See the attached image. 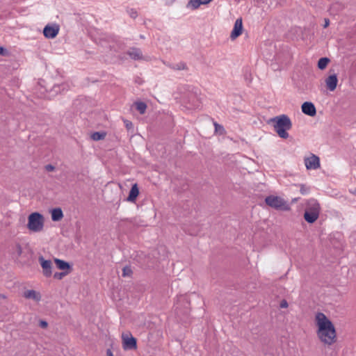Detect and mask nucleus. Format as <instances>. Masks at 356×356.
Returning a JSON list of instances; mask_svg holds the SVG:
<instances>
[{
	"label": "nucleus",
	"instance_id": "1",
	"mask_svg": "<svg viewBox=\"0 0 356 356\" xmlns=\"http://www.w3.org/2000/svg\"><path fill=\"white\" fill-rule=\"evenodd\" d=\"M315 323L317 327L316 334L319 340L325 345H332L337 341V333L332 321L321 312L315 316Z\"/></svg>",
	"mask_w": 356,
	"mask_h": 356
},
{
	"label": "nucleus",
	"instance_id": "2",
	"mask_svg": "<svg viewBox=\"0 0 356 356\" xmlns=\"http://www.w3.org/2000/svg\"><path fill=\"white\" fill-rule=\"evenodd\" d=\"M274 123V129L277 135L282 138H287L289 137L288 130L292 127V122L290 118L286 115H281L271 119Z\"/></svg>",
	"mask_w": 356,
	"mask_h": 356
},
{
	"label": "nucleus",
	"instance_id": "3",
	"mask_svg": "<svg viewBox=\"0 0 356 356\" xmlns=\"http://www.w3.org/2000/svg\"><path fill=\"white\" fill-rule=\"evenodd\" d=\"M321 211L320 204L314 198L307 200L304 218L308 223H314L319 217Z\"/></svg>",
	"mask_w": 356,
	"mask_h": 356
},
{
	"label": "nucleus",
	"instance_id": "4",
	"mask_svg": "<svg viewBox=\"0 0 356 356\" xmlns=\"http://www.w3.org/2000/svg\"><path fill=\"white\" fill-rule=\"evenodd\" d=\"M26 226L31 232L38 233L42 232L44 226V216L38 212L32 213L28 217Z\"/></svg>",
	"mask_w": 356,
	"mask_h": 356
},
{
	"label": "nucleus",
	"instance_id": "5",
	"mask_svg": "<svg viewBox=\"0 0 356 356\" xmlns=\"http://www.w3.org/2000/svg\"><path fill=\"white\" fill-rule=\"evenodd\" d=\"M267 205L277 210L288 211L290 207L287 202L282 197L275 195H269L266 197Z\"/></svg>",
	"mask_w": 356,
	"mask_h": 356
},
{
	"label": "nucleus",
	"instance_id": "6",
	"mask_svg": "<svg viewBox=\"0 0 356 356\" xmlns=\"http://www.w3.org/2000/svg\"><path fill=\"white\" fill-rule=\"evenodd\" d=\"M123 348L125 350H135L137 348L136 339L129 332L122 334Z\"/></svg>",
	"mask_w": 356,
	"mask_h": 356
},
{
	"label": "nucleus",
	"instance_id": "7",
	"mask_svg": "<svg viewBox=\"0 0 356 356\" xmlns=\"http://www.w3.org/2000/svg\"><path fill=\"white\" fill-rule=\"evenodd\" d=\"M60 30L57 24H47L43 29V34L45 38L53 39L56 37Z\"/></svg>",
	"mask_w": 356,
	"mask_h": 356
},
{
	"label": "nucleus",
	"instance_id": "8",
	"mask_svg": "<svg viewBox=\"0 0 356 356\" xmlns=\"http://www.w3.org/2000/svg\"><path fill=\"white\" fill-rule=\"evenodd\" d=\"M38 261L42 268V274L46 277L52 275V263L51 260L45 259L42 256L39 257Z\"/></svg>",
	"mask_w": 356,
	"mask_h": 356
},
{
	"label": "nucleus",
	"instance_id": "9",
	"mask_svg": "<svg viewBox=\"0 0 356 356\" xmlns=\"http://www.w3.org/2000/svg\"><path fill=\"white\" fill-rule=\"evenodd\" d=\"M24 298L32 300L34 304L38 305L41 300V293L35 290L28 289L24 291Z\"/></svg>",
	"mask_w": 356,
	"mask_h": 356
},
{
	"label": "nucleus",
	"instance_id": "10",
	"mask_svg": "<svg viewBox=\"0 0 356 356\" xmlns=\"http://www.w3.org/2000/svg\"><path fill=\"white\" fill-rule=\"evenodd\" d=\"M305 164L307 170H316L320 167V159L317 156L312 154L305 158Z\"/></svg>",
	"mask_w": 356,
	"mask_h": 356
},
{
	"label": "nucleus",
	"instance_id": "11",
	"mask_svg": "<svg viewBox=\"0 0 356 356\" xmlns=\"http://www.w3.org/2000/svg\"><path fill=\"white\" fill-rule=\"evenodd\" d=\"M302 111L303 113L309 115V116H314L316 113V110L315 108V106L313 103L306 102H304L301 106Z\"/></svg>",
	"mask_w": 356,
	"mask_h": 356
},
{
	"label": "nucleus",
	"instance_id": "12",
	"mask_svg": "<svg viewBox=\"0 0 356 356\" xmlns=\"http://www.w3.org/2000/svg\"><path fill=\"white\" fill-rule=\"evenodd\" d=\"M127 54L129 56V57L131 59H134V60H139L144 59L142 51L138 48H136V47L130 48L127 51Z\"/></svg>",
	"mask_w": 356,
	"mask_h": 356
},
{
	"label": "nucleus",
	"instance_id": "13",
	"mask_svg": "<svg viewBox=\"0 0 356 356\" xmlns=\"http://www.w3.org/2000/svg\"><path fill=\"white\" fill-rule=\"evenodd\" d=\"M338 83V79L336 74H332L330 75L326 79H325V84L330 91H334L337 86Z\"/></svg>",
	"mask_w": 356,
	"mask_h": 356
},
{
	"label": "nucleus",
	"instance_id": "14",
	"mask_svg": "<svg viewBox=\"0 0 356 356\" xmlns=\"http://www.w3.org/2000/svg\"><path fill=\"white\" fill-rule=\"evenodd\" d=\"M139 195V188L137 184L132 185V187L129 191V194L127 198V201L130 202H135L137 197Z\"/></svg>",
	"mask_w": 356,
	"mask_h": 356
},
{
	"label": "nucleus",
	"instance_id": "15",
	"mask_svg": "<svg viewBox=\"0 0 356 356\" xmlns=\"http://www.w3.org/2000/svg\"><path fill=\"white\" fill-rule=\"evenodd\" d=\"M243 31V24H234L233 30L230 33V38L232 40H234L238 36H240Z\"/></svg>",
	"mask_w": 356,
	"mask_h": 356
},
{
	"label": "nucleus",
	"instance_id": "16",
	"mask_svg": "<svg viewBox=\"0 0 356 356\" xmlns=\"http://www.w3.org/2000/svg\"><path fill=\"white\" fill-rule=\"evenodd\" d=\"M54 262L56 264L57 268L60 270L68 271L69 273L70 272L71 267L69 263L60 259H54Z\"/></svg>",
	"mask_w": 356,
	"mask_h": 356
},
{
	"label": "nucleus",
	"instance_id": "17",
	"mask_svg": "<svg viewBox=\"0 0 356 356\" xmlns=\"http://www.w3.org/2000/svg\"><path fill=\"white\" fill-rule=\"evenodd\" d=\"M69 88V86L65 83H63L61 84L54 85L51 90V92L54 95H57L58 93H61L63 91L67 90Z\"/></svg>",
	"mask_w": 356,
	"mask_h": 356
},
{
	"label": "nucleus",
	"instance_id": "18",
	"mask_svg": "<svg viewBox=\"0 0 356 356\" xmlns=\"http://www.w3.org/2000/svg\"><path fill=\"white\" fill-rule=\"evenodd\" d=\"M51 220L57 222L63 218V213L60 208H55L51 211Z\"/></svg>",
	"mask_w": 356,
	"mask_h": 356
},
{
	"label": "nucleus",
	"instance_id": "19",
	"mask_svg": "<svg viewBox=\"0 0 356 356\" xmlns=\"http://www.w3.org/2000/svg\"><path fill=\"white\" fill-rule=\"evenodd\" d=\"M136 108L140 114H144L147 109V104L143 102H136L134 103Z\"/></svg>",
	"mask_w": 356,
	"mask_h": 356
},
{
	"label": "nucleus",
	"instance_id": "20",
	"mask_svg": "<svg viewBox=\"0 0 356 356\" xmlns=\"http://www.w3.org/2000/svg\"><path fill=\"white\" fill-rule=\"evenodd\" d=\"M330 61V59L326 57L320 58L318 62V67L320 70L325 69Z\"/></svg>",
	"mask_w": 356,
	"mask_h": 356
},
{
	"label": "nucleus",
	"instance_id": "21",
	"mask_svg": "<svg viewBox=\"0 0 356 356\" xmlns=\"http://www.w3.org/2000/svg\"><path fill=\"white\" fill-rule=\"evenodd\" d=\"M91 138L93 140L98 141L105 138L106 133L104 132H94L91 134Z\"/></svg>",
	"mask_w": 356,
	"mask_h": 356
},
{
	"label": "nucleus",
	"instance_id": "22",
	"mask_svg": "<svg viewBox=\"0 0 356 356\" xmlns=\"http://www.w3.org/2000/svg\"><path fill=\"white\" fill-rule=\"evenodd\" d=\"M200 6L201 3L199 0H190L187 3L186 7L188 8L195 10L199 8Z\"/></svg>",
	"mask_w": 356,
	"mask_h": 356
},
{
	"label": "nucleus",
	"instance_id": "23",
	"mask_svg": "<svg viewBox=\"0 0 356 356\" xmlns=\"http://www.w3.org/2000/svg\"><path fill=\"white\" fill-rule=\"evenodd\" d=\"M168 67L173 70H182L186 69V65L184 63H179L175 65H167Z\"/></svg>",
	"mask_w": 356,
	"mask_h": 356
},
{
	"label": "nucleus",
	"instance_id": "24",
	"mask_svg": "<svg viewBox=\"0 0 356 356\" xmlns=\"http://www.w3.org/2000/svg\"><path fill=\"white\" fill-rule=\"evenodd\" d=\"M215 131L218 132L220 134L225 133L224 127L222 125L218 124L217 122H214Z\"/></svg>",
	"mask_w": 356,
	"mask_h": 356
},
{
	"label": "nucleus",
	"instance_id": "25",
	"mask_svg": "<svg viewBox=\"0 0 356 356\" xmlns=\"http://www.w3.org/2000/svg\"><path fill=\"white\" fill-rule=\"evenodd\" d=\"M131 273H132L131 269L129 266H125L122 269V276L123 277L130 276Z\"/></svg>",
	"mask_w": 356,
	"mask_h": 356
},
{
	"label": "nucleus",
	"instance_id": "26",
	"mask_svg": "<svg viewBox=\"0 0 356 356\" xmlns=\"http://www.w3.org/2000/svg\"><path fill=\"white\" fill-rule=\"evenodd\" d=\"M125 127L128 131L133 130L134 129V125L133 123L128 120H123Z\"/></svg>",
	"mask_w": 356,
	"mask_h": 356
},
{
	"label": "nucleus",
	"instance_id": "27",
	"mask_svg": "<svg viewBox=\"0 0 356 356\" xmlns=\"http://www.w3.org/2000/svg\"><path fill=\"white\" fill-rule=\"evenodd\" d=\"M69 273L68 271H64L62 273H56L54 275V278L61 280L63 277L66 276Z\"/></svg>",
	"mask_w": 356,
	"mask_h": 356
},
{
	"label": "nucleus",
	"instance_id": "28",
	"mask_svg": "<svg viewBox=\"0 0 356 356\" xmlns=\"http://www.w3.org/2000/svg\"><path fill=\"white\" fill-rule=\"evenodd\" d=\"M309 188L307 187L305 185H300V193L302 195H306L307 193H309Z\"/></svg>",
	"mask_w": 356,
	"mask_h": 356
},
{
	"label": "nucleus",
	"instance_id": "29",
	"mask_svg": "<svg viewBox=\"0 0 356 356\" xmlns=\"http://www.w3.org/2000/svg\"><path fill=\"white\" fill-rule=\"evenodd\" d=\"M8 54V50L5 47L0 46V56H7Z\"/></svg>",
	"mask_w": 356,
	"mask_h": 356
},
{
	"label": "nucleus",
	"instance_id": "30",
	"mask_svg": "<svg viewBox=\"0 0 356 356\" xmlns=\"http://www.w3.org/2000/svg\"><path fill=\"white\" fill-rule=\"evenodd\" d=\"M44 168L47 172H53L55 170V167L51 164L45 165Z\"/></svg>",
	"mask_w": 356,
	"mask_h": 356
},
{
	"label": "nucleus",
	"instance_id": "31",
	"mask_svg": "<svg viewBox=\"0 0 356 356\" xmlns=\"http://www.w3.org/2000/svg\"><path fill=\"white\" fill-rule=\"evenodd\" d=\"M288 302L286 300H282L280 302V307L281 308H286L288 307Z\"/></svg>",
	"mask_w": 356,
	"mask_h": 356
},
{
	"label": "nucleus",
	"instance_id": "32",
	"mask_svg": "<svg viewBox=\"0 0 356 356\" xmlns=\"http://www.w3.org/2000/svg\"><path fill=\"white\" fill-rule=\"evenodd\" d=\"M39 325L42 328H47L48 326L47 322L42 320L40 321Z\"/></svg>",
	"mask_w": 356,
	"mask_h": 356
},
{
	"label": "nucleus",
	"instance_id": "33",
	"mask_svg": "<svg viewBox=\"0 0 356 356\" xmlns=\"http://www.w3.org/2000/svg\"><path fill=\"white\" fill-rule=\"evenodd\" d=\"M201 5H206L211 2L212 0H199Z\"/></svg>",
	"mask_w": 356,
	"mask_h": 356
},
{
	"label": "nucleus",
	"instance_id": "34",
	"mask_svg": "<svg viewBox=\"0 0 356 356\" xmlns=\"http://www.w3.org/2000/svg\"><path fill=\"white\" fill-rule=\"evenodd\" d=\"M17 250H18L19 254H21V253L22 252V249L21 245L19 243H18L17 245Z\"/></svg>",
	"mask_w": 356,
	"mask_h": 356
},
{
	"label": "nucleus",
	"instance_id": "35",
	"mask_svg": "<svg viewBox=\"0 0 356 356\" xmlns=\"http://www.w3.org/2000/svg\"><path fill=\"white\" fill-rule=\"evenodd\" d=\"M106 355H107V356H113V354L112 351L110 349L107 350Z\"/></svg>",
	"mask_w": 356,
	"mask_h": 356
},
{
	"label": "nucleus",
	"instance_id": "36",
	"mask_svg": "<svg viewBox=\"0 0 356 356\" xmlns=\"http://www.w3.org/2000/svg\"><path fill=\"white\" fill-rule=\"evenodd\" d=\"M131 17H132L133 19H135V18H136V17L137 16V13H136V12H133V11H132V12H131Z\"/></svg>",
	"mask_w": 356,
	"mask_h": 356
},
{
	"label": "nucleus",
	"instance_id": "37",
	"mask_svg": "<svg viewBox=\"0 0 356 356\" xmlns=\"http://www.w3.org/2000/svg\"><path fill=\"white\" fill-rule=\"evenodd\" d=\"M109 47L111 49H113L115 51H118V49H116V47H115V46L114 44L110 45Z\"/></svg>",
	"mask_w": 356,
	"mask_h": 356
},
{
	"label": "nucleus",
	"instance_id": "38",
	"mask_svg": "<svg viewBox=\"0 0 356 356\" xmlns=\"http://www.w3.org/2000/svg\"><path fill=\"white\" fill-rule=\"evenodd\" d=\"M235 22H242V18L240 17V18H238Z\"/></svg>",
	"mask_w": 356,
	"mask_h": 356
},
{
	"label": "nucleus",
	"instance_id": "39",
	"mask_svg": "<svg viewBox=\"0 0 356 356\" xmlns=\"http://www.w3.org/2000/svg\"><path fill=\"white\" fill-rule=\"evenodd\" d=\"M350 193L354 194V195H356V188L353 190V191H350Z\"/></svg>",
	"mask_w": 356,
	"mask_h": 356
},
{
	"label": "nucleus",
	"instance_id": "40",
	"mask_svg": "<svg viewBox=\"0 0 356 356\" xmlns=\"http://www.w3.org/2000/svg\"><path fill=\"white\" fill-rule=\"evenodd\" d=\"M324 22H330V19L327 18L324 19Z\"/></svg>",
	"mask_w": 356,
	"mask_h": 356
},
{
	"label": "nucleus",
	"instance_id": "41",
	"mask_svg": "<svg viewBox=\"0 0 356 356\" xmlns=\"http://www.w3.org/2000/svg\"><path fill=\"white\" fill-rule=\"evenodd\" d=\"M330 24H324V28L326 29Z\"/></svg>",
	"mask_w": 356,
	"mask_h": 356
},
{
	"label": "nucleus",
	"instance_id": "42",
	"mask_svg": "<svg viewBox=\"0 0 356 356\" xmlns=\"http://www.w3.org/2000/svg\"><path fill=\"white\" fill-rule=\"evenodd\" d=\"M0 297H1V298H6V296H5L4 295H3V294H0Z\"/></svg>",
	"mask_w": 356,
	"mask_h": 356
}]
</instances>
